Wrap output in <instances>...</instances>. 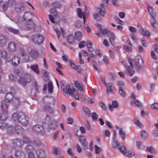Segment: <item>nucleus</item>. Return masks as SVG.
Returning <instances> with one entry per match:
<instances>
[{"label": "nucleus", "instance_id": "obj_1", "mask_svg": "<svg viewBox=\"0 0 158 158\" xmlns=\"http://www.w3.org/2000/svg\"><path fill=\"white\" fill-rule=\"evenodd\" d=\"M147 9L148 11V12L151 16V18L152 20L151 21L150 23L151 25L153 28H155L157 26V23L156 20L155 19V17L156 16V15L153 10L152 8L150 6H148Z\"/></svg>", "mask_w": 158, "mask_h": 158}, {"label": "nucleus", "instance_id": "obj_2", "mask_svg": "<svg viewBox=\"0 0 158 158\" xmlns=\"http://www.w3.org/2000/svg\"><path fill=\"white\" fill-rule=\"evenodd\" d=\"M77 15L81 19H82V16L83 17L84 23L85 24V22L86 21V19L85 16V13L84 12H82L81 9L80 8H78L77 9ZM85 27L87 32L89 33L91 32V30L89 28V26L87 24H85Z\"/></svg>", "mask_w": 158, "mask_h": 158}, {"label": "nucleus", "instance_id": "obj_3", "mask_svg": "<svg viewBox=\"0 0 158 158\" xmlns=\"http://www.w3.org/2000/svg\"><path fill=\"white\" fill-rule=\"evenodd\" d=\"M113 141L114 143L112 145V147L115 148L118 147L119 151L122 153L123 154H125L126 152L123 150L125 149V147L123 144L122 143L121 145H120L119 143L115 137L113 138Z\"/></svg>", "mask_w": 158, "mask_h": 158}, {"label": "nucleus", "instance_id": "obj_4", "mask_svg": "<svg viewBox=\"0 0 158 158\" xmlns=\"http://www.w3.org/2000/svg\"><path fill=\"white\" fill-rule=\"evenodd\" d=\"M135 64L136 66V68L139 72L142 70L143 64L142 59L139 56H136L135 58Z\"/></svg>", "mask_w": 158, "mask_h": 158}, {"label": "nucleus", "instance_id": "obj_5", "mask_svg": "<svg viewBox=\"0 0 158 158\" xmlns=\"http://www.w3.org/2000/svg\"><path fill=\"white\" fill-rule=\"evenodd\" d=\"M30 76L27 74L24 77H20L18 80V83L23 87H24L27 83L30 82Z\"/></svg>", "mask_w": 158, "mask_h": 158}, {"label": "nucleus", "instance_id": "obj_6", "mask_svg": "<svg viewBox=\"0 0 158 158\" xmlns=\"http://www.w3.org/2000/svg\"><path fill=\"white\" fill-rule=\"evenodd\" d=\"M31 40L35 44H40L43 43L44 38L43 36L36 34L32 37Z\"/></svg>", "mask_w": 158, "mask_h": 158}, {"label": "nucleus", "instance_id": "obj_7", "mask_svg": "<svg viewBox=\"0 0 158 158\" xmlns=\"http://www.w3.org/2000/svg\"><path fill=\"white\" fill-rule=\"evenodd\" d=\"M33 130L35 133L37 134H44L45 133L43 127L39 124L33 126Z\"/></svg>", "mask_w": 158, "mask_h": 158}, {"label": "nucleus", "instance_id": "obj_8", "mask_svg": "<svg viewBox=\"0 0 158 158\" xmlns=\"http://www.w3.org/2000/svg\"><path fill=\"white\" fill-rule=\"evenodd\" d=\"M63 91L65 93L69 94L70 96H73V94L74 93L76 90L74 88H73L72 90L69 85H66L65 87L62 88Z\"/></svg>", "mask_w": 158, "mask_h": 158}, {"label": "nucleus", "instance_id": "obj_9", "mask_svg": "<svg viewBox=\"0 0 158 158\" xmlns=\"http://www.w3.org/2000/svg\"><path fill=\"white\" fill-rule=\"evenodd\" d=\"M50 12L52 15H48L49 19L52 22L55 23L56 22L54 20V19L53 18V16L54 18H56L58 15V13L56 12L55 8H52L50 9Z\"/></svg>", "mask_w": 158, "mask_h": 158}, {"label": "nucleus", "instance_id": "obj_10", "mask_svg": "<svg viewBox=\"0 0 158 158\" xmlns=\"http://www.w3.org/2000/svg\"><path fill=\"white\" fill-rule=\"evenodd\" d=\"M14 156L15 158H26L24 152L20 148L15 150Z\"/></svg>", "mask_w": 158, "mask_h": 158}, {"label": "nucleus", "instance_id": "obj_11", "mask_svg": "<svg viewBox=\"0 0 158 158\" xmlns=\"http://www.w3.org/2000/svg\"><path fill=\"white\" fill-rule=\"evenodd\" d=\"M17 49V45L16 43L12 42H10L7 46V49L9 51L12 52L15 51Z\"/></svg>", "mask_w": 158, "mask_h": 158}, {"label": "nucleus", "instance_id": "obj_12", "mask_svg": "<svg viewBox=\"0 0 158 158\" xmlns=\"http://www.w3.org/2000/svg\"><path fill=\"white\" fill-rule=\"evenodd\" d=\"M79 140L81 143L83 148L84 150H86L88 148V143L85 137L84 136H79Z\"/></svg>", "mask_w": 158, "mask_h": 158}, {"label": "nucleus", "instance_id": "obj_13", "mask_svg": "<svg viewBox=\"0 0 158 158\" xmlns=\"http://www.w3.org/2000/svg\"><path fill=\"white\" fill-rule=\"evenodd\" d=\"M21 118L18 123H20L23 126H26L28 123V118L22 113Z\"/></svg>", "mask_w": 158, "mask_h": 158}, {"label": "nucleus", "instance_id": "obj_14", "mask_svg": "<svg viewBox=\"0 0 158 158\" xmlns=\"http://www.w3.org/2000/svg\"><path fill=\"white\" fill-rule=\"evenodd\" d=\"M22 113L15 112L13 113L12 115V118L13 121L16 123H18L21 117Z\"/></svg>", "mask_w": 158, "mask_h": 158}, {"label": "nucleus", "instance_id": "obj_15", "mask_svg": "<svg viewBox=\"0 0 158 158\" xmlns=\"http://www.w3.org/2000/svg\"><path fill=\"white\" fill-rule=\"evenodd\" d=\"M51 102H47L45 103L44 105L43 106L44 110L50 114L53 113V111L52 109L50 106Z\"/></svg>", "mask_w": 158, "mask_h": 158}, {"label": "nucleus", "instance_id": "obj_16", "mask_svg": "<svg viewBox=\"0 0 158 158\" xmlns=\"http://www.w3.org/2000/svg\"><path fill=\"white\" fill-rule=\"evenodd\" d=\"M8 105L7 102L4 101L1 102V108L3 112H7Z\"/></svg>", "mask_w": 158, "mask_h": 158}, {"label": "nucleus", "instance_id": "obj_17", "mask_svg": "<svg viewBox=\"0 0 158 158\" xmlns=\"http://www.w3.org/2000/svg\"><path fill=\"white\" fill-rule=\"evenodd\" d=\"M29 55L33 59H36L39 56L38 52L35 49L31 50L29 53Z\"/></svg>", "mask_w": 158, "mask_h": 158}, {"label": "nucleus", "instance_id": "obj_18", "mask_svg": "<svg viewBox=\"0 0 158 158\" xmlns=\"http://www.w3.org/2000/svg\"><path fill=\"white\" fill-rule=\"evenodd\" d=\"M13 147L15 148L22 147L23 145V143H22L20 139H19L14 140L13 141Z\"/></svg>", "mask_w": 158, "mask_h": 158}, {"label": "nucleus", "instance_id": "obj_19", "mask_svg": "<svg viewBox=\"0 0 158 158\" xmlns=\"http://www.w3.org/2000/svg\"><path fill=\"white\" fill-rule=\"evenodd\" d=\"M106 87V92L108 94H109L110 92H113L114 89L115 88L114 86H113L112 84L110 83L105 84V85Z\"/></svg>", "mask_w": 158, "mask_h": 158}, {"label": "nucleus", "instance_id": "obj_20", "mask_svg": "<svg viewBox=\"0 0 158 158\" xmlns=\"http://www.w3.org/2000/svg\"><path fill=\"white\" fill-rule=\"evenodd\" d=\"M13 130H14L18 134H21L23 131L24 130L20 126L16 125Z\"/></svg>", "mask_w": 158, "mask_h": 158}, {"label": "nucleus", "instance_id": "obj_21", "mask_svg": "<svg viewBox=\"0 0 158 158\" xmlns=\"http://www.w3.org/2000/svg\"><path fill=\"white\" fill-rule=\"evenodd\" d=\"M11 62L14 66H17L20 63L19 58L16 56H14L12 59Z\"/></svg>", "mask_w": 158, "mask_h": 158}, {"label": "nucleus", "instance_id": "obj_22", "mask_svg": "<svg viewBox=\"0 0 158 158\" xmlns=\"http://www.w3.org/2000/svg\"><path fill=\"white\" fill-rule=\"evenodd\" d=\"M36 154L38 158H45L46 155L44 151L38 149L36 151Z\"/></svg>", "mask_w": 158, "mask_h": 158}, {"label": "nucleus", "instance_id": "obj_23", "mask_svg": "<svg viewBox=\"0 0 158 158\" xmlns=\"http://www.w3.org/2000/svg\"><path fill=\"white\" fill-rule=\"evenodd\" d=\"M131 97L133 98L131 101V103L135 104L137 106L140 107L141 106V104L139 100L136 99L135 96L132 94Z\"/></svg>", "mask_w": 158, "mask_h": 158}, {"label": "nucleus", "instance_id": "obj_24", "mask_svg": "<svg viewBox=\"0 0 158 158\" xmlns=\"http://www.w3.org/2000/svg\"><path fill=\"white\" fill-rule=\"evenodd\" d=\"M24 6L22 2L17 3L16 5L15 9L17 11H21L24 10Z\"/></svg>", "mask_w": 158, "mask_h": 158}, {"label": "nucleus", "instance_id": "obj_25", "mask_svg": "<svg viewBox=\"0 0 158 158\" xmlns=\"http://www.w3.org/2000/svg\"><path fill=\"white\" fill-rule=\"evenodd\" d=\"M7 29L9 31L14 34H18L19 33L18 29H15L11 27H8Z\"/></svg>", "mask_w": 158, "mask_h": 158}, {"label": "nucleus", "instance_id": "obj_26", "mask_svg": "<svg viewBox=\"0 0 158 158\" xmlns=\"http://www.w3.org/2000/svg\"><path fill=\"white\" fill-rule=\"evenodd\" d=\"M60 30L61 32H60V31L58 29L56 28L54 29V31L57 35V36L58 39H60V36L61 33V34L62 36L63 37H64V31L63 29L62 28H60Z\"/></svg>", "mask_w": 158, "mask_h": 158}, {"label": "nucleus", "instance_id": "obj_27", "mask_svg": "<svg viewBox=\"0 0 158 158\" xmlns=\"http://www.w3.org/2000/svg\"><path fill=\"white\" fill-rule=\"evenodd\" d=\"M118 106L117 102L116 101H114L112 102V104H109V108L110 111H112L113 110V108H117Z\"/></svg>", "mask_w": 158, "mask_h": 158}, {"label": "nucleus", "instance_id": "obj_28", "mask_svg": "<svg viewBox=\"0 0 158 158\" xmlns=\"http://www.w3.org/2000/svg\"><path fill=\"white\" fill-rule=\"evenodd\" d=\"M104 7V5L102 4L100 5V7L97 8V12L101 16L104 17L105 14V12L102 10Z\"/></svg>", "mask_w": 158, "mask_h": 158}, {"label": "nucleus", "instance_id": "obj_29", "mask_svg": "<svg viewBox=\"0 0 158 158\" xmlns=\"http://www.w3.org/2000/svg\"><path fill=\"white\" fill-rule=\"evenodd\" d=\"M6 43V38L3 35L0 34V45L3 46L5 45Z\"/></svg>", "mask_w": 158, "mask_h": 158}, {"label": "nucleus", "instance_id": "obj_30", "mask_svg": "<svg viewBox=\"0 0 158 158\" xmlns=\"http://www.w3.org/2000/svg\"><path fill=\"white\" fill-rule=\"evenodd\" d=\"M125 66L126 69L125 72L128 75H130L131 76L133 75L135 71L133 70H130L129 66H127L126 65H125Z\"/></svg>", "mask_w": 158, "mask_h": 158}, {"label": "nucleus", "instance_id": "obj_31", "mask_svg": "<svg viewBox=\"0 0 158 158\" xmlns=\"http://www.w3.org/2000/svg\"><path fill=\"white\" fill-rule=\"evenodd\" d=\"M68 42L70 44H73L75 40V38L72 35H69L67 38Z\"/></svg>", "mask_w": 158, "mask_h": 158}, {"label": "nucleus", "instance_id": "obj_32", "mask_svg": "<svg viewBox=\"0 0 158 158\" xmlns=\"http://www.w3.org/2000/svg\"><path fill=\"white\" fill-rule=\"evenodd\" d=\"M31 69L35 72L37 74L39 73V66L37 64H34L31 65L30 67Z\"/></svg>", "mask_w": 158, "mask_h": 158}, {"label": "nucleus", "instance_id": "obj_33", "mask_svg": "<svg viewBox=\"0 0 158 158\" xmlns=\"http://www.w3.org/2000/svg\"><path fill=\"white\" fill-rule=\"evenodd\" d=\"M57 122L55 120L52 121L48 124L49 128L51 129H55L57 127Z\"/></svg>", "mask_w": 158, "mask_h": 158}, {"label": "nucleus", "instance_id": "obj_34", "mask_svg": "<svg viewBox=\"0 0 158 158\" xmlns=\"http://www.w3.org/2000/svg\"><path fill=\"white\" fill-rule=\"evenodd\" d=\"M74 85L75 86L81 91H84V89L81 86V85L77 81H75L74 82Z\"/></svg>", "mask_w": 158, "mask_h": 158}, {"label": "nucleus", "instance_id": "obj_35", "mask_svg": "<svg viewBox=\"0 0 158 158\" xmlns=\"http://www.w3.org/2000/svg\"><path fill=\"white\" fill-rule=\"evenodd\" d=\"M35 24L31 21V19H30L27 21L26 27L27 28H34L35 26Z\"/></svg>", "mask_w": 158, "mask_h": 158}, {"label": "nucleus", "instance_id": "obj_36", "mask_svg": "<svg viewBox=\"0 0 158 158\" xmlns=\"http://www.w3.org/2000/svg\"><path fill=\"white\" fill-rule=\"evenodd\" d=\"M14 97V95L10 93H7L6 95L5 99L8 102H10Z\"/></svg>", "mask_w": 158, "mask_h": 158}, {"label": "nucleus", "instance_id": "obj_37", "mask_svg": "<svg viewBox=\"0 0 158 158\" xmlns=\"http://www.w3.org/2000/svg\"><path fill=\"white\" fill-rule=\"evenodd\" d=\"M110 31L107 29L106 28L104 29H102V31H100V33H101L102 35H105L107 36H109V34L110 33Z\"/></svg>", "mask_w": 158, "mask_h": 158}, {"label": "nucleus", "instance_id": "obj_38", "mask_svg": "<svg viewBox=\"0 0 158 158\" xmlns=\"http://www.w3.org/2000/svg\"><path fill=\"white\" fill-rule=\"evenodd\" d=\"M123 150V151H124L126 152L125 154L123 155L126 156L128 157H130L131 156H134L135 155V153L130 151L128 150L127 152L126 149V148L125 149Z\"/></svg>", "mask_w": 158, "mask_h": 158}, {"label": "nucleus", "instance_id": "obj_39", "mask_svg": "<svg viewBox=\"0 0 158 158\" xmlns=\"http://www.w3.org/2000/svg\"><path fill=\"white\" fill-rule=\"evenodd\" d=\"M34 150V147L30 145V144L27 145L25 148V151L28 153L31 152V151Z\"/></svg>", "mask_w": 158, "mask_h": 158}, {"label": "nucleus", "instance_id": "obj_40", "mask_svg": "<svg viewBox=\"0 0 158 158\" xmlns=\"http://www.w3.org/2000/svg\"><path fill=\"white\" fill-rule=\"evenodd\" d=\"M22 143L23 144L24 143H27L28 144H30L31 143V140L28 138L27 137H24L23 139V142Z\"/></svg>", "mask_w": 158, "mask_h": 158}, {"label": "nucleus", "instance_id": "obj_41", "mask_svg": "<svg viewBox=\"0 0 158 158\" xmlns=\"http://www.w3.org/2000/svg\"><path fill=\"white\" fill-rule=\"evenodd\" d=\"M140 33L143 35L147 37H149L150 36V33L148 30H144L143 29V31L139 32Z\"/></svg>", "mask_w": 158, "mask_h": 158}, {"label": "nucleus", "instance_id": "obj_42", "mask_svg": "<svg viewBox=\"0 0 158 158\" xmlns=\"http://www.w3.org/2000/svg\"><path fill=\"white\" fill-rule=\"evenodd\" d=\"M75 39L77 40H81L82 35L80 31H77L75 34Z\"/></svg>", "mask_w": 158, "mask_h": 158}, {"label": "nucleus", "instance_id": "obj_43", "mask_svg": "<svg viewBox=\"0 0 158 158\" xmlns=\"http://www.w3.org/2000/svg\"><path fill=\"white\" fill-rule=\"evenodd\" d=\"M83 110L85 113L86 115H87L88 117H89L90 116V110L86 107H84L83 108Z\"/></svg>", "mask_w": 158, "mask_h": 158}, {"label": "nucleus", "instance_id": "obj_44", "mask_svg": "<svg viewBox=\"0 0 158 158\" xmlns=\"http://www.w3.org/2000/svg\"><path fill=\"white\" fill-rule=\"evenodd\" d=\"M7 112H3V113L1 115L0 119L1 120L4 121L6 120L7 118Z\"/></svg>", "mask_w": 158, "mask_h": 158}, {"label": "nucleus", "instance_id": "obj_45", "mask_svg": "<svg viewBox=\"0 0 158 158\" xmlns=\"http://www.w3.org/2000/svg\"><path fill=\"white\" fill-rule=\"evenodd\" d=\"M140 136L143 139L146 138L148 136V134L145 130L141 131L140 132Z\"/></svg>", "mask_w": 158, "mask_h": 158}, {"label": "nucleus", "instance_id": "obj_46", "mask_svg": "<svg viewBox=\"0 0 158 158\" xmlns=\"http://www.w3.org/2000/svg\"><path fill=\"white\" fill-rule=\"evenodd\" d=\"M108 36L110 37L109 41L112 43L115 40L114 34L113 32H110Z\"/></svg>", "mask_w": 158, "mask_h": 158}, {"label": "nucleus", "instance_id": "obj_47", "mask_svg": "<svg viewBox=\"0 0 158 158\" xmlns=\"http://www.w3.org/2000/svg\"><path fill=\"white\" fill-rule=\"evenodd\" d=\"M19 97H15L13 100V102L15 105L16 106H18L20 103L19 100Z\"/></svg>", "mask_w": 158, "mask_h": 158}, {"label": "nucleus", "instance_id": "obj_48", "mask_svg": "<svg viewBox=\"0 0 158 158\" xmlns=\"http://www.w3.org/2000/svg\"><path fill=\"white\" fill-rule=\"evenodd\" d=\"M48 91L50 93H51L53 91V86L52 82L49 81L48 83Z\"/></svg>", "mask_w": 158, "mask_h": 158}, {"label": "nucleus", "instance_id": "obj_49", "mask_svg": "<svg viewBox=\"0 0 158 158\" xmlns=\"http://www.w3.org/2000/svg\"><path fill=\"white\" fill-rule=\"evenodd\" d=\"M119 133L122 139H124L125 137L126 134L125 132L123 131L122 128L119 129Z\"/></svg>", "mask_w": 158, "mask_h": 158}, {"label": "nucleus", "instance_id": "obj_50", "mask_svg": "<svg viewBox=\"0 0 158 158\" xmlns=\"http://www.w3.org/2000/svg\"><path fill=\"white\" fill-rule=\"evenodd\" d=\"M6 91L5 85L3 84H0V93H3Z\"/></svg>", "mask_w": 158, "mask_h": 158}, {"label": "nucleus", "instance_id": "obj_51", "mask_svg": "<svg viewBox=\"0 0 158 158\" xmlns=\"http://www.w3.org/2000/svg\"><path fill=\"white\" fill-rule=\"evenodd\" d=\"M86 44V43L85 41H82L79 42L78 44L79 48H84Z\"/></svg>", "mask_w": 158, "mask_h": 158}, {"label": "nucleus", "instance_id": "obj_52", "mask_svg": "<svg viewBox=\"0 0 158 158\" xmlns=\"http://www.w3.org/2000/svg\"><path fill=\"white\" fill-rule=\"evenodd\" d=\"M1 5H2V9L4 12L6 11L9 7V3L2 4H1Z\"/></svg>", "mask_w": 158, "mask_h": 158}, {"label": "nucleus", "instance_id": "obj_53", "mask_svg": "<svg viewBox=\"0 0 158 158\" xmlns=\"http://www.w3.org/2000/svg\"><path fill=\"white\" fill-rule=\"evenodd\" d=\"M151 108L152 110H158V103H155L151 105Z\"/></svg>", "mask_w": 158, "mask_h": 158}, {"label": "nucleus", "instance_id": "obj_54", "mask_svg": "<svg viewBox=\"0 0 158 158\" xmlns=\"http://www.w3.org/2000/svg\"><path fill=\"white\" fill-rule=\"evenodd\" d=\"M123 89H118L119 93L121 96L124 97L126 95V94L125 91L123 90Z\"/></svg>", "mask_w": 158, "mask_h": 158}, {"label": "nucleus", "instance_id": "obj_55", "mask_svg": "<svg viewBox=\"0 0 158 158\" xmlns=\"http://www.w3.org/2000/svg\"><path fill=\"white\" fill-rule=\"evenodd\" d=\"M9 77V80L11 81H15L17 78L16 76L12 74H10Z\"/></svg>", "mask_w": 158, "mask_h": 158}, {"label": "nucleus", "instance_id": "obj_56", "mask_svg": "<svg viewBox=\"0 0 158 158\" xmlns=\"http://www.w3.org/2000/svg\"><path fill=\"white\" fill-rule=\"evenodd\" d=\"M91 117L92 119L94 121L97 120L98 118V115L95 112H93L92 114Z\"/></svg>", "mask_w": 158, "mask_h": 158}, {"label": "nucleus", "instance_id": "obj_57", "mask_svg": "<svg viewBox=\"0 0 158 158\" xmlns=\"http://www.w3.org/2000/svg\"><path fill=\"white\" fill-rule=\"evenodd\" d=\"M118 84L119 86L118 89H124L125 87L124 84L122 81H119L118 83Z\"/></svg>", "mask_w": 158, "mask_h": 158}, {"label": "nucleus", "instance_id": "obj_58", "mask_svg": "<svg viewBox=\"0 0 158 158\" xmlns=\"http://www.w3.org/2000/svg\"><path fill=\"white\" fill-rule=\"evenodd\" d=\"M52 5L55 8H58L60 6V5L58 2H53Z\"/></svg>", "mask_w": 158, "mask_h": 158}, {"label": "nucleus", "instance_id": "obj_59", "mask_svg": "<svg viewBox=\"0 0 158 158\" xmlns=\"http://www.w3.org/2000/svg\"><path fill=\"white\" fill-rule=\"evenodd\" d=\"M84 123L86 125V128L88 130H90L91 128L90 125L89 121L87 120H86L85 121Z\"/></svg>", "mask_w": 158, "mask_h": 158}, {"label": "nucleus", "instance_id": "obj_60", "mask_svg": "<svg viewBox=\"0 0 158 158\" xmlns=\"http://www.w3.org/2000/svg\"><path fill=\"white\" fill-rule=\"evenodd\" d=\"M146 150L151 153H154L155 152V149L152 147H147Z\"/></svg>", "mask_w": 158, "mask_h": 158}, {"label": "nucleus", "instance_id": "obj_61", "mask_svg": "<svg viewBox=\"0 0 158 158\" xmlns=\"http://www.w3.org/2000/svg\"><path fill=\"white\" fill-rule=\"evenodd\" d=\"M19 51L21 55L22 56H25L26 55V53L25 52L24 50L22 48H19Z\"/></svg>", "mask_w": 158, "mask_h": 158}, {"label": "nucleus", "instance_id": "obj_62", "mask_svg": "<svg viewBox=\"0 0 158 158\" xmlns=\"http://www.w3.org/2000/svg\"><path fill=\"white\" fill-rule=\"evenodd\" d=\"M33 144L37 146H39L41 144V142L39 140H35L33 142Z\"/></svg>", "mask_w": 158, "mask_h": 158}, {"label": "nucleus", "instance_id": "obj_63", "mask_svg": "<svg viewBox=\"0 0 158 158\" xmlns=\"http://www.w3.org/2000/svg\"><path fill=\"white\" fill-rule=\"evenodd\" d=\"M153 134L155 137H158V128L155 129L152 132Z\"/></svg>", "mask_w": 158, "mask_h": 158}, {"label": "nucleus", "instance_id": "obj_64", "mask_svg": "<svg viewBox=\"0 0 158 158\" xmlns=\"http://www.w3.org/2000/svg\"><path fill=\"white\" fill-rule=\"evenodd\" d=\"M28 158H35V155L32 152H29L28 153Z\"/></svg>", "mask_w": 158, "mask_h": 158}]
</instances>
